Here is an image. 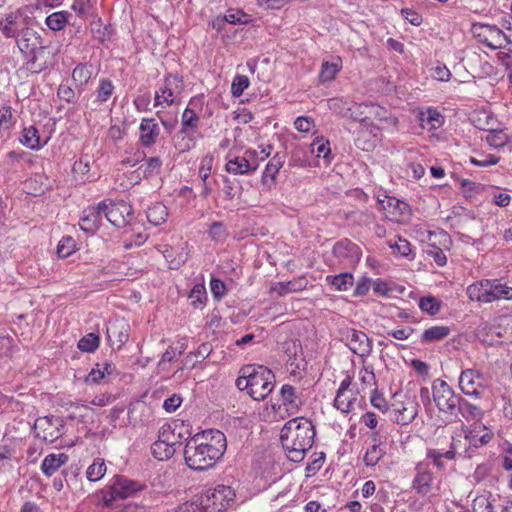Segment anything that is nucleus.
<instances>
[{
	"instance_id": "f257e3e1",
	"label": "nucleus",
	"mask_w": 512,
	"mask_h": 512,
	"mask_svg": "<svg viewBox=\"0 0 512 512\" xmlns=\"http://www.w3.org/2000/svg\"><path fill=\"white\" fill-rule=\"evenodd\" d=\"M227 447L226 437L219 430H206L196 434L185 445L184 459L193 470H206L215 465Z\"/></svg>"
},
{
	"instance_id": "f03ea898",
	"label": "nucleus",
	"mask_w": 512,
	"mask_h": 512,
	"mask_svg": "<svg viewBox=\"0 0 512 512\" xmlns=\"http://www.w3.org/2000/svg\"><path fill=\"white\" fill-rule=\"evenodd\" d=\"M315 428L305 417H296L285 423L280 433L282 447L292 462H301L312 447Z\"/></svg>"
},
{
	"instance_id": "7ed1b4c3",
	"label": "nucleus",
	"mask_w": 512,
	"mask_h": 512,
	"mask_svg": "<svg viewBox=\"0 0 512 512\" xmlns=\"http://www.w3.org/2000/svg\"><path fill=\"white\" fill-rule=\"evenodd\" d=\"M275 376L264 366L246 365L239 371L236 387L254 400H264L273 390Z\"/></svg>"
},
{
	"instance_id": "20e7f679",
	"label": "nucleus",
	"mask_w": 512,
	"mask_h": 512,
	"mask_svg": "<svg viewBox=\"0 0 512 512\" xmlns=\"http://www.w3.org/2000/svg\"><path fill=\"white\" fill-rule=\"evenodd\" d=\"M234 498L235 492L230 486L218 485L194 500L200 512H223L231 505Z\"/></svg>"
},
{
	"instance_id": "39448f33",
	"label": "nucleus",
	"mask_w": 512,
	"mask_h": 512,
	"mask_svg": "<svg viewBox=\"0 0 512 512\" xmlns=\"http://www.w3.org/2000/svg\"><path fill=\"white\" fill-rule=\"evenodd\" d=\"M433 401L440 413L457 418L459 416V403L461 396L456 394L452 387L442 379L432 382Z\"/></svg>"
},
{
	"instance_id": "423d86ee",
	"label": "nucleus",
	"mask_w": 512,
	"mask_h": 512,
	"mask_svg": "<svg viewBox=\"0 0 512 512\" xmlns=\"http://www.w3.org/2000/svg\"><path fill=\"white\" fill-rule=\"evenodd\" d=\"M184 91L183 78L177 74H169L165 77L163 85L155 95V106L165 103L171 106L177 103Z\"/></svg>"
},
{
	"instance_id": "0eeeda50",
	"label": "nucleus",
	"mask_w": 512,
	"mask_h": 512,
	"mask_svg": "<svg viewBox=\"0 0 512 512\" xmlns=\"http://www.w3.org/2000/svg\"><path fill=\"white\" fill-rule=\"evenodd\" d=\"M63 429L64 421L57 416L40 417L34 423L35 436L49 443L62 436Z\"/></svg>"
},
{
	"instance_id": "6e6552de",
	"label": "nucleus",
	"mask_w": 512,
	"mask_h": 512,
	"mask_svg": "<svg viewBox=\"0 0 512 512\" xmlns=\"http://www.w3.org/2000/svg\"><path fill=\"white\" fill-rule=\"evenodd\" d=\"M105 218L116 228H124L130 224L133 219V209L125 201L109 202L105 201Z\"/></svg>"
},
{
	"instance_id": "1a4fd4ad",
	"label": "nucleus",
	"mask_w": 512,
	"mask_h": 512,
	"mask_svg": "<svg viewBox=\"0 0 512 512\" xmlns=\"http://www.w3.org/2000/svg\"><path fill=\"white\" fill-rule=\"evenodd\" d=\"M259 167L258 151L247 150L243 156L230 157L226 163V171L234 175L255 172Z\"/></svg>"
},
{
	"instance_id": "9d476101",
	"label": "nucleus",
	"mask_w": 512,
	"mask_h": 512,
	"mask_svg": "<svg viewBox=\"0 0 512 512\" xmlns=\"http://www.w3.org/2000/svg\"><path fill=\"white\" fill-rule=\"evenodd\" d=\"M483 375L474 369H465L459 377V388L467 396L479 399L482 396L484 385Z\"/></svg>"
},
{
	"instance_id": "9b49d317",
	"label": "nucleus",
	"mask_w": 512,
	"mask_h": 512,
	"mask_svg": "<svg viewBox=\"0 0 512 512\" xmlns=\"http://www.w3.org/2000/svg\"><path fill=\"white\" fill-rule=\"evenodd\" d=\"M345 339L350 350L361 357H365L372 352V341L368 336L356 329H347L344 333Z\"/></svg>"
},
{
	"instance_id": "f8f14e48",
	"label": "nucleus",
	"mask_w": 512,
	"mask_h": 512,
	"mask_svg": "<svg viewBox=\"0 0 512 512\" xmlns=\"http://www.w3.org/2000/svg\"><path fill=\"white\" fill-rule=\"evenodd\" d=\"M139 489L140 486L136 482L123 476H116L111 485V495L109 498H104V504L110 506L116 498H127Z\"/></svg>"
},
{
	"instance_id": "ddd939ff",
	"label": "nucleus",
	"mask_w": 512,
	"mask_h": 512,
	"mask_svg": "<svg viewBox=\"0 0 512 512\" xmlns=\"http://www.w3.org/2000/svg\"><path fill=\"white\" fill-rule=\"evenodd\" d=\"M415 476L412 481V489L419 495L426 496L432 490L434 476L429 467L418 463L415 467Z\"/></svg>"
},
{
	"instance_id": "4468645a",
	"label": "nucleus",
	"mask_w": 512,
	"mask_h": 512,
	"mask_svg": "<svg viewBox=\"0 0 512 512\" xmlns=\"http://www.w3.org/2000/svg\"><path fill=\"white\" fill-rule=\"evenodd\" d=\"M104 210L105 201L100 202L96 207H88L85 209L80 219V228L88 233L95 232L101 225Z\"/></svg>"
},
{
	"instance_id": "2eb2a0df",
	"label": "nucleus",
	"mask_w": 512,
	"mask_h": 512,
	"mask_svg": "<svg viewBox=\"0 0 512 512\" xmlns=\"http://www.w3.org/2000/svg\"><path fill=\"white\" fill-rule=\"evenodd\" d=\"M16 44L23 54H33L40 46V36L32 28H22L21 31H19V36L16 37Z\"/></svg>"
},
{
	"instance_id": "dca6fc26",
	"label": "nucleus",
	"mask_w": 512,
	"mask_h": 512,
	"mask_svg": "<svg viewBox=\"0 0 512 512\" xmlns=\"http://www.w3.org/2000/svg\"><path fill=\"white\" fill-rule=\"evenodd\" d=\"M418 406V403L414 399L407 397L394 409L396 413V422L401 425H407L411 423L418 414Z\"/></svg>"
},
{
	"instance_id": "f3484780",
	"label": "nucleus",
	"mask_w": 512,
	"mask_h": 512,
	"mask_svg": "<svg viewBox=\"0 0 512 512\" xmlns=\"http://www.w3.org/2000/svg\"><path fill=\"white\" fill-rule=\"evenodd\" d=\"M139 130H140L139 140L144 147H151L156 143L157 138L160 134V128L155 119H153V118L142 119L140 126H139Z\"/></svg>"
},
{
	"instance_id": "a211bd4d",
	"label": "nucleus",
	"mask_w": 512,
	"mask_h": 512,
	"mask_svg": "<svg viewBox=\"0 0 512 512\" xmlns=\"http://www.w3.org/2000/svg\"><path fill=\"white\" fill-rule=\"evenodd\" d=\"M480 28L484 29V32H489L491 38H488L487 36L482 35L481 33L477 34L478 37L481 38L482 43H484L486 46L492 49L502 48L505 42H509L506 34L496 26L481 25Z\"/></svg>"
},
{
	"instance_id": "6ab92c4d",
	"label": "nucleus",
	"mask_w": 512,
	"mask_h": 512,
	"mask_svg": "<svg viewBox=\"0 0 512 512\" xmlns=\"http://www.w3.org/2000/svg\"><path fill=\"white\" fill-rule=\"evenodd\" d=\"M512 300V287L502 283L500 280H489L487 303L498 300Z\"/></svg>"
},
{
	"instance_id": "aec40b11",
	"label": "nucleus",
	"mask_w": 512,
	"mask_h": 512,
	"mask_svg": "<svg viewBox=\"0 0 512 512\" xmlns=\"http://www.w3.org/2000/svg\"><path fill=\"white\" fill-rule=\"evenodd\" d=\"M114 85L109 79H102L96 90V98L87 104L91 110H98L112 96Z\"/></svg>"
},
{
	"instance_id": "412c9836",
	"label": "nucleus",
	"mask_w": 512,
	"mask_h": 512,
	"mask_svg": "<svg viewBox=\"0 0 512 512\" xmlns=\"http://www.w3.org/2000/svg\"><path fill=\"white\" fill-rule=\"evenodd\" d=\"M107 337L111 346L120 348L128 340V325L125 323H110L107 327Z\"/></svg>"
},
{
	"instance_id": "4be33fe9",
	"label": "nucleus",
	"mask_w": 512,
	"mask_h": 512,
	"mask_svg": "<svg viewBox=\"0 0 512 512\" xmlns=\"http://www.w3.org/2000/svg\"><path fill=\"white\" fill-rule=\"evenodd\" d=\"M373 445L369 448L364 455V463L367 466L376 465L380 459L385 455V447L379 442V435L377 432L372 434Z\"/></svg>"
},
{
	"instance_id": "5701e85b",
	"label": "nucleus",
	"mask_w": 512,
	"mask_h": 512,
	"mask_svg": "<svg viewBox=\"0 0 512 512\" xmlns=\"http://www.w3.org/2000/svg\"><path fill=\"white\" fill-rule=\"evenodd\" d=\"M283 165V161L280 157L272 158L266 165L262 175V184L268 190H271L275 184L276 175Z\"/></svg>"
},
{
	"instance_id": "b1692460",
	"label": "nucleus",
	"mask_w": 512,
	"mask_h": 512,
	"mask_svg": "<svg viewBox=\"0 0 512 512\" xmlns=\"http://www.w3.org/2000/svg\"><path fill=\"white\" fill-rule=\"evenodd\" d=\"M328 107L329 109L339 114L343 117H347L353 120H360V115L354 114V112L350 111L352 108L350 107V102L347 99L341 98V97H334L328 100Z\"/></svg>"
},
{
	"instance_id": "393cba45",
	"label": "nucleus",
	"mask_w": 512,
	"mask_h": 512,
	"mask_svg": "<svg viewBox=\"0 0 512 512\" xmlns=\"http://www.w3.org/2000/svg\"><path fill=\"white\" fill-rule=\"evenodd\" d=\"M67 461L68 456L64 453L49 454L42 461L41 470L46 476H52Z\"/></svg>"
},
{
	"instance_id": "a878e982",
	"label": "nucleus",
	"mask_w": 512,
	"mask_h": 512,
	"mask_svg": "<svg viewBox=\"0 0 512 512\" xmlns=\"http://www.w3.org/2000/svg\"><path fill=\"white\" fill-rule=\"evenodd\" d=\"M281 397L283 404L287 407V411L291 414L296 413L301 405V401L296 395V390L293 386L285 384L281 388Z\"/></svg>"
},
{
	"instance_id": "bb28decb",
	"label": "nucleus",
	"mask_w": 512,
	"mask_h": 512,
	"mask_svg": "<svg viewBox=\"0 0 512 512\" xmlns=\"http://www.w3.org/2000/svg\"><path fill=\"white\" fill-rule=\"evenodd\" d=\"M199 125V117L193 109L187 107L181 118L180 134L189 135L196 132Z\"/></svg>"
},
{
	"instance_id": "cd10ccee",
	"label": "nucleus",
	"mask_w": 512,
	"mask_h": 512,
	"mask_svg": "<svg viewBox=\"0 0 512 512\" xmlns=\"http://www.w3.org/2000/svg\"><path fill=\"white\" fill-rule=\"evenodd\" d=\"M489 280H482L467 287L468 298L472 301L487 303Z\"/></svg>"
},
{
	"instance_id": "c85d7f7f",
	"label": "nucleus",
	"mask_w": 512,
	"mask_h": 512,
	"mask_svg": "<svg viewBox=\"0 0 512 512\" xmlns=\"http://www.w3.org/2000/svg\"><path fill=\"white\" fill-rule=\"evenodd\" d=\"M18 13L11 12L5 16V23L0 21V29L7 38H16L19 36Z\"/></svg>"
},
{
	"instance_id": "c756f323",
	"label": "nucleus",
	"mask_w": 512,
	"mask_h": 512,
	"mask_svg": "<svg viewBox=\"0 0 512 512\" xmlns=\"http://www.w3.org/2000/svg\"><path fill=\"white\" fill-rule=\"evenodd\" d=\"M450 334V328L447 326H433L426 330L421 335L422 343H434L443 340Z\"/></svg>"
},
{
	"instance_id": "7c9ffc66",
	"label": "nucleus",
	"mask_w": 512,
	"mask_h": 512,
	"mask_svg": "<svg viewBox=\"0 0 512 512\" xmlns=\"http://www.w3.org/2000/svg\"><path fill=\"white\" fill-rule=\"evenodd\" d=\"M167 217H168L167 207L160 202L154 203L147 210V219L151 224H153L155 226H158V225L164 223L166 221Z\"/></svg>"
},
{
	"instance_id": "2f4dec72",
	"label": "nucleus",
	"mask_w": 512,
	"mask_h": 512,
	"mask_svg": "<svg viewBox=\"0 0 512 512\" xmlns=\"http://www.w3.org/2000/svg\"><path fill=\"white\" fill-rule=\"evenodd\" d=\"M153 456L160 460H168L175 453V447L173 443H168L166 440H158L153 443L152 447Z\"/></svg>"
},
{
	"instance_id": "473e14b6",
	"label": "nucleus",
	"mask_w": 512,
	"mask_h": 512,
	"mask_svg": "<svg viewBox=\"0 0 512 512\" xmlns=\"http://www.w3.org/2000/svg\"><path fill=\"white\" fill-rule=\"evenodd\" d=\"M20 141L24 146L34 150H38L44 145L41 143L38 130L34 126L23 129Z\"/></svg>"
},
{
	"instance_id": "72a5a7b5",
	"label": "nucleus",
	"mask_w": 512,
	"mask_h": 512,
	"mask_svg": "<svg viewBox=\"0 0 512 512\" xmlns=\"http://www.w3.org/2000/svg\"><path fill=\"white\" fill-rule=\"evenodd\" d=\"M326 281L337 291H347L353 286L354 278L351 273H341L339 275H328Z\"/></svg>"
},
{
	"instance_id": "f704fd0d",
	"label": "nucleus",
	"mask_w": 512,
	"mask_h": 512,
	"mask_svg": "<svg viewBox=\"0 0 512 512\" xmlns=\"http://www.w3.org/2000/svg\"><path fill=\"white\" fill-rule=\"evenodd\" d=\"M70 17L67 11L54 12L46 18V25L53 31H60L66 24H70Z\"/></svg>"
},
{
	"instance_id": "c9c22d12",
	"label": "nucleus",
	"mask_w": 512,
	"mask_h": 512,
	"mask_svg": "<svg viewBox=\"0 0 512 512\" xmlns=\"http://www.w3.org/2000/svg\"><path fill=\"white\" fill-rule=\"evenodd\" d=\"M355 401L356 396L353 391L345 393L337 392V395L334 399V406L342 413H349L353 409Z\"/></svg>"
},
{
	"instance_id": "e433bc0d",
	"label": "nucleus",
	"mask_w": 512,
	"mask_h": 512,
	"mask_svg": "<svg viewBox=\"0 0 512 512\" xmlns=\"http://www.w3.org/2000/svg\"><path fill=\"white\" fill-rule=\"evenodd\" d=\"M358 247L348 240H342L337 242L333 247V253L338 258H349L358 256Z\"/></svg>"
},
{
	"instance_id": "4c0bfd02",
	"label": "nucleus",
	"mask_w": 512,
	"mask_h": 512,
	"mask_svg": "<svg viewBox=\"0 0 512 512\" xmlns=\"http://www.w3.org/2000/svg\"><path fill=\"white\" fill-rule=\"evenodd\" d=\"M342 65H341V59L338 58L336 62H328L324 61L321 66L319 78L321 82H328L332 81L337 73L340 71Z\"/></svg>"
},
{
	"instance_id": "58836bf2",
	"label": "nucleus",
	"mask_w": 512,
	"mask_h": 512,
	"mask_svg": "<svg viewBox=\"0 0 512 512\" xmlns=\"http://www.w3.org/2000/svg\"><path fill=\"white\" fill-rule=\"evenodd\" d=\"M420 121L423 128L429 126V130L437 129L442 125V115L436 110L429 109L426 113L420 114Z\"/></svg>"
},
{
	"instance_id": "ea45409f",
	"label": "nucleus",
	"mask_w": 512,
	"mask_h": 512,
	"mask_svg": "<svg viewBox=\"0 0 512 512\" xmlns=\"http://www.w3.org/2000/svg\"><path fill=\"white\" fill-rule=\"evenodd\" d=\"M486 141L493 148H502L508 143L509 136L502 129H493L488 132Z\"/></svg>"
},
{
	"instance_id": "a19ab883",
	"label": "nucleus",
	"mask_w": 512,
	"mask_h": 512,
	"mask_svg": "<svg viewBox=\"0 0 512 512\" xmlns=\"http://www.w3.org/2000/svg\"><path fill=\"white\" fill-rule=\"evenodd\" d=\"M459 415L464 417L466 420H475L478 419L482 413L478 406L461 398L459 403Z\"/></svg>"
},
{
	"instance_id": "79ce46f5",
	"label": "nucleus",
	"mask_w": 512,
	"mask_h": 512,
	"mask_svg": "<svg viewBox=\"0 0 512 512\" xmlns=\"http://www.w3.org/2000/svg\"><path fill=\"white\" fill-rule=\"evenodd\" d=\"M92 71L93 69L91 65L79 64L74 68L72 78L78 85L83 86L87 84L91 78Z\"/></svg>"
},
{
	"instance_id": "37998d69",
	"label": "nucleus",
	"mask_w": 512,
	"mask_h": 512,
	"mask_svg": "<svg viewBox=\"0 0 512 512\" xmlns=\"http://www.w3.org/2000/svg\"><path fill=\"white\" fill-rule=\"evenodd\" d=\"M106 472V465L103 459L97 458L94 462L88 467L86 471V475L89 481H98L100 480Z\"/></svg>"
},
{
	"instance_id": "c03bdc74",
	"label": "nucleus",
	"mask_w": 512,
	"mask_h": 512,
	"mask_svg": "<svg viewBox=\"0 0 512 512\" xmlns=\"http://www.w3.org/2000/svg\"><path fill=\"white\" fill-rule=\"evenodd\" d=\"M303 285L301 281H288V282H278L275 283L271 287L272 292H276L279 296L285 295L287 293H292L296 291H300L303 289Z\"/></svg>"
},
{
	"instance_id": "a18cd8bd",
	"label": "nucleus",
	"mask_w": 512,
	"mask_h": 512,
	"mask_svg": "<svg viewBox=\"0 0 512 512\" xmlns=\"http://www.w3.org/2000/svg\"><path fill=\"white\" fill-rule=\"evenodd\" d=\"M189 299L191 300V305L195 309L201 308L207 299L204 284H196L190 291Z\"/></svg>"
},
{
	"instance_id": "49530a36",
	"label": "nucleus",
	"mask_w": 512,
	"mask_h": 512,
	"mask_svg": "<svg viewBox=\"0 0 512 512\" xmlns=\"http://www.w3.org/2000/svg\"><path fill=\"white\" fill-rule=\"evenodd\" d=\"M76 250V241L71 236L62 237L57 245V255L60 258H67Z\"/></svg>"
},
{
	"instance_id": "de8ad7c7",
	"label": "nucleus",
	"mask_w": 512,
	"mask_h": 512,
	"mask_svg": "<svg viewBox=\"0 0 512 512\" xmlns=\"http://www.w3.org/2000/svg\"><path fill=\"white\" fill-rule=\"evenodd\" d=\"M312 152H316L318 158L322 157L326 164L330 163L331 149L329 141L324 142L321 138H316L311 144Z\"/></svg>"
},
{
	"instance_id": "09e8293b",
	"label": "nucleus",
	"mask_w": 512,
	"mask_h": 512,
	"mask_svg": "<svg viewBox=\"0 0 512 512\" xmlns=\"http://www.w3.org/2000/svg\"><path fill=\"white\" fill-rule=\"evenodd\" d=\"M419 307L423 312L435 315L441 308V302L433 296H425L420 299Z\"/></svg>"
},
{
	"instance_id": "8fccbe9b",
	"label": "nucleus",
	"mask_w": 512,
	"mask_h": 512,
	"mask_svg": "<svg viewBox=\"0 0 512 512\" xmlns=\"http://www.w3.org/2000/svg\"><path fill=\"white\" fill-rule=\"evenodd\" d=\"M99 337L94 333H89L82 337L78 342V348L83 352H93L99 346Z\"/></svg>"
},
{
	"instance_id": "3c124183",
	"label": "nucleus",
	"mask_w": 512,
	"mask_h": 512,
	"mask_svg": "<svg viewBox=\"0 0 512 512\" xmlns=\"http://www.w3.org/2000/svg\"><path fill=\"white\" fill-rule=\"evenodd\" d=\"M72 10L81 19H86L92 12V0H74Z\"/></svg>"
},
{
	"instance_id": "603ef678",
	"label": "nucleus",
	"mask_w": 512,
	"mask_h": 512,
	"mask_svg": "<svg viewBox=\"0 0 512 512\" xmlns=\"http://www.w3.org/2000/svg\"><path fill=\"white\" fill-rule=\"evenodd\" d=\"M224 21L230 24H247L251 18L242 10H228L224 15Z\"/></svg>"
},
{
	"instance_id": "864d4df0",
	"label": "nucleus",
	"mask_w": 512,
	"mask_h": 512,
	"mask_svg": "<svg viewBox=\"0 0 512 512\" xmlns=\"http://www.w3.org/2000/svg\"><path fill=\"white\" fill-rule=\"evenodd\" d=\"M249 86V79L245 75H237L231 85V92L233 96L239 97L243 91Z\"/></svg>"
},
{
	"instance_id": "5fc2aeb1",
	"label": "nucleus",
	"mask_w": 512,
	"mask_h": 512,
	"mask_svg": "<svg viewBox=\"0 0 512 512\" xmlns=\"http://www.w3.org/2000/svg\"><path fill=\"white\" fill-rule=\"evenodd\" d=\"M294 127L299 132L308 133L314 127V120L310 117L300 116L294 121Z\"/></svg>"
},
{
	"instance_id": "6e6d98bb",
	"label": "nucleus",
	"mask_w": 512,
	"mask_h": 512,
	"mask_svg": "<svg viewBox=\"0 0 512 512\" xmlns=\"http://www.w3.org/2000/svg\"><path fill=\"white\" fill-rule=\"evenodd\" d=\"M352 219L360 225H369L374 220V215L369 211H357L351 214Z\"/></svg>"
},
{
	"instance_id": "4d7b16f0",
	"label": "nucleus",
	"mask_w": 512,
	"mask_h": 512,
	"mask_svg": "<svg viewBox=\"0 0 512 512\" xmlns=\"http://www.w3.org/2000/svg\"><path fill=\"white\" fill-rule=\"evenodd\" d=\"M390 247L401 256H408L411 253L410 243L402 238H399L394 244H390Z\"/></svg>"
},
{
	"instance_id": "13d9d810",
	"label": "nucleus",
	"mask_w": 512,
	"mask_h": 512,
	"mask_svg": "<svg viewBox=\"0 0 512 512\" xmlns=\"http://www.w3.org/2000/svg\"><path fill=\"white\" fill-rule=\"evenodd\" d=\"M370 402L373 407H375L381 412H385L388 410V403L386 399L381 394H379L377 390L373 391L370 398Z\"/></svg>"
},
{
	"instance_id": "bf43d9fd",
	"label": "nucleus",
	"mask_w": 512,
	"mask_h": 512,
	"mask_svg": "<svg viewBox=\"0 0 512 512\" xmlns=\"http://www.w3.org/2000/svg\"><path fill=\"white\" fill-rule=\"evenodd\" d=\"M211 292L216 299H220L226 293V285L220 279L212 278L210 282Z\"/></svg>"
},
{
	"instance_id": "052dcab7",
	"label": "nucleus",
	"mask_w": 512,
	"mask_h": 512,
	"mask_svg": "<svg viewBox=\"0 0 512 512\" xmlns=\"http://www.w3.org/2000/svg\"><path fill=\"white\" fill-rule=\"evenodd\" d=\"M225 227H224V224L222 222H213L210 226V229H209V236L213 239V240H221L222 238H224L225 236Z\"/></svg>"
},
{
	"instance_id": "680f3d73",
	"label": "nucleus",
	"mask_w": 512,
	"mask_h": 512,
	"mask_svg": "<svg viewBox=\"0 0 512 512\" xmlns=\"http://www.w3.org/2000/svg\"><path fill=\"white\" fill-rule=\"evenodd\" d=\"M470 162L476 166L487 167L497 164L499 162V157L493 154H488L483 160H478L477 158L471 157Z\"/></svg>"
},
{
	"instance_id": "e2e57ef3",
	"label": "nucleus",
	"mask_w": 512,
	"mask_h": 512,
	"mask_svg": "<svg viewBox=\"0 0 512 512\" xmlns=\"http://www.w3.org/2000/svg\"><path fill=\"white\" fill-rule=\"evenodd\" d=\"M371 280L368 277H362L356 284L354 296H364L369 291Z\"/></svg>"
},
{
	"instance_id": "0e129e2a",
	"label": "nucleus",
	"mask_w": 512,
	"mask_h": 512,
	"mask_svg": "<svg viewBox=\"0 0 512 512\" xmlns=\"http://www.w3.org/2000/svg\"><path fill=\"white\" fill-rule=\"evenodd\" d=\"M182 403V398L176 394L167 398L163 403V408L167 412H174Z\"/></svg>"
},
{
	"instance_id": "69168bd1",
	"label": "nucleus",
	"mask_w": 512,
	"mask_h": 512,
	"mask_svg": "<svg viewBox=\"0 0 512 512\" xmlns=\"http://www.w3.org/2000/svg\"><path fill=\"white\" fill-rule=\"evenodd\" d=\"M105 377V372L100 368V364H96V368H93L86 377L88 383H99Z\"/></svg>"
},
{
	"instance_id": "338daca9",
	"label": "nucleus",
	"mask_w": 512,
	"mask_h": 512,
	"mask_svg": "<svg viewBox=\"0 0 512 512\" xmlns=\"http://www.w3.org/2000/svg\"><path fill=\"white\" fill-rule=\"evenodd\" d=\"M433 77L439 81H448L451 77V72L444 65H437L433 69Z\"/></svg>"
},
{
	"instance_id": "774afa93",
	"label": "nucleus",
	"mask_w": 512,
	"mask_h": 512,
	"mask_svg": "<svg viewBox=\"0 0 512 512\" xmlns=\"http://www.w3.org/2000/svg\"><path fill=\"white\" fill-rule=\"evenodd\" d=\"M168 512H200L195 500L191 502H185Z\"/></svg>"
}]
</instances>
